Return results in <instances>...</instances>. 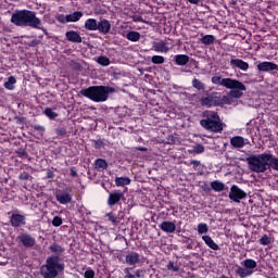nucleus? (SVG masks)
<instances>
[{
  "mask_svg": "<svg viewBox=\"0 0 278 278\" xmlns=\"http://www.w3.org/2000/svg\"><path fill=\"white\" fill-rule=\"evenodd\" d=\"M17 157H21L22 160H25L27 157H29V154L27 153V151L23 148H20L15 151Z\"/></svg>",
  "mask_w": 278,
  "mask_h": 278,
  "instance_id": "obj_41",
  "label": "nucleus"
},
{
  "mask_svg": "<svg viewBox=\"0 0 278 278\" xmlns=\"http://www.w3.org/2000/svg\"><path fill=\"white\" fill-rule=\"evenodd\" d=\"M49 251L53 254L46 258V263L41 265L39 273L42 278H58L60 275H64V270H66V264L62 258L66 249L58 243H52Z\"/></svg>",
  "mask_w": 278,
  "mask_h": 278,
  "instance_id": "obj_1",
  "label": "nucleus"
},
{
  "mask_svg": "<svg viewBox=\"0 0 278 278\" xmlns=\"http://www.w3.org/2000/svg\"><path fill=\"white\" fill-rule=\"evenodd\" d=\"M16 84V77H14V76H10L9 78H8V81H5L4 84H3V86H4V88L7 89V90H14V85Z\"/></svg>",
  "mask_w": 278,
  "mask_h": 278,
  "instance_id": "obj_34",
  "label": "nucleus"
},
{
  "mask_svg": "<svg viewBox=\"0 0 278 278\" xmlns=\"http://www.w3.org/2000/svg\"><path fill=\"white\" fill-rule=\"evenodd\" d=\"M17 240L25 247V249H33V247H36V238L27 232L21 233L17 237Z\"/></svg>",
  "mask_w": 278,
  "mask_h": 278,
  "instance_id": "obj_11",
  "label": "nucleus"
},
{
  "mask_svg": "<svg viewBox=\"0 0 278 278\" xmlns=\"http://www.w3.org/2000/svg\"><path fill=\"white\" fill-rule=\"evenodd\" d=\"M139 151H147V148H139Z\"/></svg>",
  "mask_w": 278,
  "mask_h": 278,
  "instance_id": "obj_60",
  "label": "nucleus"
},
{
  "mask_svg": "<svg viewBox=\"0 0 278 278\" xmlns=\"http://www.w3.org/2000/svg\"><path fill=\"white\" fill-rule=\"evenodd\" d=\"M85 278H94V269H87L85 271Z\"/></svg>",
  "mask_w": 278,
  "mask_h": 278,
  "instance_id": "obj_52",
  "label": "nucleus"
},
{
  "mask_svg": "<svg viewBox=\"0 0 278 278\" xmlns=\"http://www.w3.org/2000/svg\"><path fill=\"white\" fill-rule=\"evenodd\" d=\"M187 249H189V250L192 249V245H187Z\"/></svg>",
  "mask_w": 278,
  "mask_h": 278,
  "instance_id": "obj_61",
  "label": "nucleus"
},
{
  "mask_svg": "<svg viewBox=\"0 0 278 278\" xmlns=\"http://www.w3.org/2000/svg\"><path fill=\"white\" fill-rule=\"evenodd\" d=\"M229 199L230 201H233L235 203H240V201H242V199H247V192L242 189H240V187H238L237 185H233L230 188V192H229Z\"/></svg>",
  "mask_w": 278,
  "mask_h": 278,
  "instance_id": "obj_9",
  "label": "nucleus"
},
{
  "mask_svg": "<svg viewBox=\"0 0 278 278\" xmlns=\"http://www.w3.org/2000/svg\"><path fill=\"white\" fill-rule=\"evenodd\" d=\"M75 65H76V68H80V64L79 63H75Z\"/></svg>",
  "mask_w": 278,
  "mask_h": 278,
  "instance_id": "obj_59",
  "label": "nucleus"
},
{
  "mask_svg": "<svg viewBox=\"0 0 278 278\" xmlns=\"http://www.w3.org/2000/svg\"><path fill=\"white\" fill-rule=\"evenodd\" d=\"M126 38L130 42H138V40H140V33L136 30H130L126 34Z\"/></svg>",
  "mask_w": 278,
  "mask_h": 278,
  "instance_id": "obj_32",
  "label": "nucleus"
},
{
  "mask_svg": "<svg viewBox=\"0 0 278 278\" xmlns=\"http://www.w3.org/2000/svg\"><path fill=\"white\" fill-rule=\"evenodd\" d=\"M268 153L253 154L247 159L248 166L252 173H266L268 170Z\"/></svg>",
  "mask_w": 278,
  "mask_h": 278,
  "instance_id": "obj_6",
  "label": "nucleus"
},
{
  "mask_svg": "<svg viewBox=\"0 0 278 278\" xmlns=\"http://www.w3.org/2000/svg\"><path fill=\"white\" fill-rule=\"evenodd\" d=\"M56 21H59V23H66V16L60 15L59 17H56Z\"/></svg>",
  "mask_w": 278,
  "mask_h": 278,
  "instance_id": "obj_57",
  "label": "nucleus"
},
{
  "mask_svg": "<svg viewBox=\"0 0 278 278\" xmlns=\"http://www.w3.org/2000/svg\"><path fill=\"white\" fill-rule=\"evenodd\" d=\"M230 144L233 149H242L244 144V138L242 136H235L230 139Z\"/></svg>",
  "mask_w": 278,
  "mask_h": 278,
  "instance_id": "obj_20",
  "label": "nucleus"
},
{
  "mask_svg": "<svg viewBox=\"0 0 278 278\" xmlns=\"http://www.w3.org/2000/svg\"><path fill=\"white\" fill-rule=\"evenodd\" d=\"M98 26H99V21L94 18H88L85 21V29H87V31H97Z\"/></svg>",
  "mask_w": 278,
  "mask_h": 278,
  "instance_id": "obj_24",
  "label": "nucleus"
},
{
  "mask_svg": "<svg viewBox=\"0 0 278 278\" xmlns=\"http://www.w3.org/2000/svg\"><path fill=\"white\" fill-rule=\"evenodd\" d=\"M106 217L111 223H113V225H116L118 223V217H116V214H114L113 212L108 213Z\"/></svg>",
  "mask_w": 278,
  "mask_h": 278,
  "instance_id": "obj_45",
  "label": "nucleus"
},
{
  "mask_svg": "<svg viewBox=\"0 0 278 278\" xmlns=\"http://www.w3.org/2000/svg\"><path fill=\"white\" fill-rule=\"evenodd\" d=\"M11 23L16 27H31L33 29H40L47 34V28L42 25V22L36 16V12L29 10H20L12 14Z\"/></svg>",
  "mask_w": 278,
  "mask_h": 278,
  "instance_id": "obj_2",
  "label": "nucleus"
},
{
  "mask_svg": "<svg viewBox=\"0 0 278 278\" xmlns=\"http://www.w3.org/2000/svg\"><path fill=\"white\" fill-rule=\"evenodd\" d=\"M71 177H77V167H71Z\"/></svg>",
  "mask_w": 278,
  "mask_h": 278,
  "instance_id": "obj_56",
  "label": "nucleus"
},
{
  "mask_svg": "<svg viewBox=\"0 0 278 278\" xmlns=\"http://www.w3.org/2000/svg\"><path fill=\"white\" fill-rule=\"evenodd\" d=\"M236 275L240 278H247V277H251V275H253V270L248 269L247 267H237L236 269Z\"/></svg>",
  "mask_w": 278,
  "mask_h": 278,
  "instance_id": "obj_26",
  "label": "nucleus"
},
{
  "mask_svg": "<svg viewBox=\"0 0 278 278\" xmlns=\"http://www.w3.org/2000/svg\"><path fill=\"white\" fill-rule=\"evenodd\" d=\"M14 121H15V123H16L17 125H25L26 118L23 117V116H15V117H14Z\"/></svg>",
  "mask_w": 278,
  "mask_h": 278,
  "instance_id": "obj_50",
  "label": "nucleus"
},
{
  "mask_svg": "<svg viewBox=\"0 0 278 278\" xmlns=\"http://www.w3.org/2000/svg\"><path fill=\"white\" fill-rule=\"evenodd\" d=\"M211 188L215 192H223L225 190V184L220 180H214L211 182Z\"/></svg>",
  "mask_w": 278,
  "mask_h": 278,
  "instance_id": "obj_30",
  "label": "nucleus"
},
{
  "mask_svg": "<svg viewBox=\"0 0 278 278\" xmlns=\"http://www.w3.org/2000/svg\"><path fill=\"white\" fill-rule=\"evenodd\" d=\"M122 201H125V191L122 190H113L109 192L108 205L109 207H114V205H118Z\"/></svg>",
  "mask_w": 278,
  "mask_h": 278,
  "instance_id": "obj_7",
  "label": "nucleus"
},
{
  "mask_svg": "<svg viewBox=\"0 0 278 278\" xmlns=\"http://www.w3.org/2000/svg\"><path fill=\"white\" fill-rule=\"evenodd\" d=\"M216 40V37H214V35H205L202 37L201 42L202 45H214V41Z\"/></svg>",
  "mask_w": 278,
  "mask_h": 278,
  "instance_id": "obj_36",
  "label": "nucleus"
},
{
  "mask_svg": "<svg viewBox=\"0 0 278 278\" xmlns=\"http://www.w3.org/2000/svg\"><path fill=\"white\" fill-rule=\"evenodd\" d=\"M167 270H172V273H179V266L175 265V262H168Z\"/></svg>",
  "mask_w": 278,
  "mask_h": 278,
  "instance_id": "obj_44",
  "label": "nucleus"
},
{
  "mask_svg": "<svg viewBox=\"0 0 278 278\" xmlns=\"http://www.w3.org/2000/svg\"><path fill=\"white\" fill-rule=\"evenodd\" d=\"M131 270H134V267H126L125 269H124V273H125V278H140V277H142V269H137L136 271H135V275L134 274H131Z\"/></svg>",
  "mask_w": 278,
  "mask_h": 278,
  "instance_id": "obj_27",
  "label": "nucleus"
},
{
  "mask_svg": "<svg viewBox=\"0 0 278 278\" xmlns=\"http://www.w3.org/2000/svg\"><path fill=\"white\" fill-rule=\"evenodd\" d=\"M258 242L262 247H268V244H271L273 239L268 235H263Z\"/></svg>",
  "mask_w": 278,
  "mask_h": 278,
  "instance_id": "obj_37",
  "label": "nucleus"
},
{
  "mask_svg": "<svg viewBox=\"0 0 278 278\" xmlns=\"http://www.w3.org/2000/svg\"><path fill=\"white\" fill-rule=\"evenodd\" d=\"M210 231V228L207 227V224L201 223L198 225V233L200 236H203V233H207Z\"/></svg>",
  "mask_w": 278,
  "mask_h": 278,
  "instance_id": "obj_39",
  "label": "nucleus"
},
{
  "mask_svg": "<svg viewBox=\"0 0 278 278\" xmlns=\"http://www.w3.org/2000/svg\"><path fill=\"white\" fill-rule=\"evenodd\" d=\"M71 192H73V188L71 187L66 188L65 191L56 192L55 199L58 203L61 205H68V203L73 201V194Z\"/></svg>",
  "mask_w": 278,
  "mask_h": 278,
  "instance_id": "obj_8",
  "label": "nucleus"
},
{
  "mask_svg": "<svg viewBox=\"0 0 278 278\" xmlns=\"http://www.w3.org/2000/svg\"><path fill=\"white\" fill-rule=\"evenodd\" d=\"M97 62L100 64V66H110V58L106 55H100Z\"/></svg>",
  "mask_w": 278,
  "mask_h": 278,
  "instance_id": "obj_38",
  "label": "nucleus"
},
{
  "mask_svg": "<svg viewBox=\"0 0 278 278\" xmlns=\"http://www.w3.org/2000/svg\"><path fill=\"white\" fill-rule=\"evenodd\" d=\"M193 153L195 155H200V153H205V147L201 143L197 144L195 147H193Z\"/></svg>",
  "mask_w": 278,
  "mask_h": 278,
  "instance_id": "obj_43",
  "label": "nucleus"
},
{
  "mask_svg": "<svg viewBox=\"0 0 278 278\" xmlns=\"http://www.w3.org/2000/svg\"><path fill=\"white\" fill-rule=\"evenodd\" d=\"M192 5H199L201 3V0H187Z\"/></svg>",
  "mask_w": 278,
  "mask_h": 278,
  "instance_id": "obj_58",
  "label": "nucleus"
},
{
  "mask_svg": "<svg viewBox=\"0 0 278 278\" xmlns=\"http://www.w3.org/2000/svg\"><path fill=\"white\" fill-rule=\"evenodd\" d=\"M10 225L11 227H14V229H18V227H25V225H27V217L18 213H13L10 217Z\"/></svg>",
  "mask_w": 278,
  "mask_h": 278,
  "instance_id": "obj_10",
  "label": "nucleus"
},
{
  "mask_svg": "<svg viewBox=\"0 0 278 278\" xmlns=\"http://www.w3.org/2000/svg\"><path fill=\"white\" fill-rule=\"evenodd\" d=\"M65 38L68 42H74L76 45H79L83 42L81 35L77 33V30H68L65 33Z\"/></svg>",
  "mask_w": 278,
  "mask_h": 278,
  "instance_id": "obj_15",
  "label": "nucleus"
},
{
  "mask_svg": "<svg viewBox=\"0 0 278 278\" xmlns=\"http://www.w3.org/2000/svg\"><path fill=\"white\" fill-rule=\"evenodd\" d=\"M43 114L50 118V121H55L58 117V113L55 111H53V109L51 108H46L43 111Z\"/></svg>",
  "mask_w": 278,
  "mask_h": 278,
  "instance_id": "obj_35",
  "label": "nucleus"
},
{
  "mask_svg": "<svg viewBox=\"0 0 278 278\" xmlns=\"http://www.w3.org/2000/svg\"><path fill=\"white\" fill-rule=\"evenodd\" d=\"M243 266L248 270H254V268H257V262L253 258H247L243 261Z\"/></svg>",
  "mask_w": 278,
  "mask_h": 278,
  "instance_id": "obj_33",
  "label": "nucleus"
},
{
  "mask_svg": "<svg viewBox=\"0 0 278 278\" xmlns=\"http://www.w3.org/2000/svg\"><path fill=\"white\" fill-rule=\"evenodd\" d=\"M192 88H195V90H198V92H204L205 90V84L203 81H201V79L199 78H193L191 81Z\"/></svg>",
  "mask_w": 278,
  "mask_h": 278,
  "instance_id": "obj_28",
  "label": "nucleus"
},
{
  "mask_svg": "<svg viewBox=\"0 0 278 278\" xmlns=\"http://www.w3.org/2000/svg\"><path fill=\"white\" fill-rule=\"evenodd\" d=\"M154 51H156V53H168V48L164 41H160L154 43Z\"/></svg>",
  "mask_w": 278,
  "mask_h": 278,
  "instance_id": "obj_31",
  "label": "nucleus"
},
{
  "mask_svg": "<svg viewBox=\"0 0 278 278\" xmlns=\"http://www.w3.org/2000/svg\"><path fill=\"white\" fill-rule=\"evenodd\" d=\"M93 147L96 149H101L105 147V141L103 139L93 140Z\"/></svg>",
  "mask_w": 278,
  "mask_h": 278,
  "instance_id": "obj_47",
  "label": "nucleus"
},
{
  "mask_svg": "<svg viewBox=\"0 0 278 278\" xmlns=\"http://www.w3.org/2000/svg\"><path fill=\"white\" fill-rule=\"evenodd\" d=\"M201 105H203V108H216V105H220L218 96H207L201 98Z\"/></svg>",
  "mask_w": 278,
  "mask_h": 278,
  "instance_id": "obj_13",
  "label": "nucleus"
},
{
  "mask_svg": "<svg viewBox=\"0 0 278 278\" xmlns=\"http://www.w3.org/2000/svg\"><path fill=\"white\" fill-rule=\"evenodd\" d=\"M63 219L60 216H54L52 219L53 227H62Z\"/></svg>",
  "mask_w": 278,
  "mask_h": 278,
  "instance_id": "obj_46",
  "label": "nucleus"
},
{
  "mask_svg": "<svg viewBox=\"0 0 278 278\" xmlns=\"http://www.w3.org/2000/svg\"><path fill=\"white\" fill-rule=\"evenodd\" d=\"M211 81L215 86H223V88L230 90L228 97H233L235 99H240V97H243L244 92H247V86L238 79L213 76Z\"/></svg>",
  "mask_w": 278,
  "mask_h": 278,
  "instance_id": "obj_3",
  "label": "nucleus"
},
{
  "mask_svg": "<svg viewBox=\"0 0 278 278\" xmlns=\"http://www.w3.org/2000/svg\"><path fill=\"white\" fill-rule=\"evenodd\" d=\"M230 66L232 68H240V71H249V63L241 59H231Z\"/></svg>",
  "mask_w": 278,
  "mask_h": 278,
  "instance_id": "obj_16",
  "label": "nucleus"
},
{
  "mask_svg": "<svg viewBox=\"0 0 278 278\" xmlns=\"http://www.w3.org/2000/svg\"><path fill=\"white\" fill-rule=\"evenodd\" d=\"M256 67L257 71H260L261 73H270L273 71H278V65L269 61H263L258 63Z\"/></svg>",
  "mask_w": 278,
  "mask_h": 278,
  "instance_id": "obj_12",
  "label": "nucleus"
},
{
  "mask_svg": "<svg viewBox=\"0 0 278 278\" xmlns=\"http://www.w3.org/2000/svg\"><path fill=\"white\" fill-rule=\"evenodd\" d=\"M202 240L206 244V247H208V249H212V251H218L220 249V247L216 244L214 239H212V237L207 235L202 236Z\"/></svg>",
  "mask_w": 278,
  "mask_h": 278,
  "instance_id": "obj_23",
  "label": "nucleus"
},
{
  "mask_svg": "<svg viewBox=\"0 0 278 278\" xmlns=\"http://www.w3.org/2000/svg\"><path fill=\"white\" fill-rule=\"evenodd\" d=\"M162 231H165V233H175L177 230V225L173 222H162V224L159 226Z\"/></svg>",
  "mask_w": 278,
  "mask_h": 278,
  "instance_id": "obj_17",
  "label": "nucleus"
},
{
  "mask_svg": "<svg viewBox=\"0 0 278 278\" xmlns=\"http://www.w3.org/2000/svg\"><path fill=\"white\" fill-rule=\"evenodd\" d=\"M218 101H219V105H225V104L229 103V97H227V96H223L222 98L218 97Z\"/></svg>",
  "mask_w": 278,
  "mask_h": 278,
  "instance_id": "obj_49",
  "label": "nucleus"
},
{
  "mask_svg": "<svg viewBox=\"0 0 278 278\" xmlns=\"http://www.w3.org/2000/svg\"><path fill=\"white\" fill-rule=\"evenodd\" d=\"M268 164V170L269 168H273L274 170H278V157L273 155L271 153H267V156H265Z\"/></svg>",
  "mask_w": 278,
  "mask_h": 278,
  "instance_id": "obj_22",
  "label": "nucleus"
},
{
  "mask_svg": "<svg viewBox=\"0 0 278 278\" xmlns=\"http://www.w3.org/2000/svg\"><path fill=\"white\" fill-rule=\"evenodd\" d=\"M114 92V88L110 86H91L80 90V94L90 99L94 103H103L110 99V93Z\"/></svg>",
  "mask_w": 278,
  "mask_h": 278,
  "instance_id": "obj_5",
  "label": "nucleus"
},
{
  "mask_svg": "<svg viewBox=\"0 0 278 278\" xmlns=\"http://www.w3.org/2000/svg\"><path fill=\"white\" fill-rule=\"evenodd\" d=\"M38 45H40V40L38 39H34L28 43L29 47H38Z\"/></svg>",
  "mask_w": 278,
  "mask_h": 278,
  "instance_id": "obj_55",
  "label": "nucleus"
},
{
  "mask_svg": "<svg viewBox=\"0 0 278 278\" xmlns=\"http://www.w3.org/2000/svg\"><path fill=\"white\" fill-rule=\"evenodd\" d=\"M56 135L58 136H66V128H58Z\"/></svg>",
  "mask_w": 278,
  "mask_h": 278,
  "instance_id": "obj_53",
  "label": "nucleus"
},
{
  "mask_svg": "<svg viewBox=\"0 0 278 278\" xmlns=\"http://www.w3.org/2000/svg\"><path fill=\"white\" fill-rule=\"evenodd\" d=\"M18 179L21 181H29V180L34 179V177H31V175H29V173H27V172H22L18 176Z\"/></svg>",
  "mask_w": 278,
  "mask_h": 278,
  "instance_id": "obj_42",
  "label": "nucleus"
},
{
  "mask_svg": "<svg viewBox=\"0 0 278 278\" xmlns=\"http://www.w3.org/2000/svg\"><path fill=\"white\" fill-rule=\"evenodd\" d=\"M33 129L35 131H39V134H45V126H41V125H34L33 126Z\"/></svg>",
  "mask_w": 278,
  "mask_h": 278,
  "instance_id": "obj_51",
  "label": "nucleus"
},
{
  "mask_svg": "<svg viewBox=\"0 0 278 278\" xmlns=\"http://www.w3.org/2000/svg\"><path fill=\"white\" fill-rule=\"evenodd\" d=\"M188 165L193 166V169L197 170V168H199V166H201V161L191 160Z\"/></svg>",
  "mask_w": 278,
  "mask_h": 278,
  "instance_id": "obj_48",
  "label": "nucleus"
},
{
  "mask_svg": "<svg viewBox=\"0 0 278 278\" xmlns=\"http://www.w3.org/2000/svg\"><path fill=\"white\" fill-rule=\"evenodd\" d=\"M53 177H55V174L53 173V170L49 169L47 172L46 179H53Z\"/></svg>",
  "mask_w": 278,
  "mask_h": 278,
  "instance_id": "obj_54",
  "label": "nucleus"
},
{
  "mask_svg": "<svg viewBox=\"0 0 278 278\" xmlns=\"http://www.w3.org/2000/svg\"><path fill=\"white\" fill-rule=\"evenodd\" d=\"M112 29V24L110 21L102 18L98 22V29L99 34H102L103 36L110 34V30Z\"/></svg>",
  "mask_w": 278,
  "mask_h": 278,
  "instance_id": "obj_14",
  "label": "nucleus"
},
{
  "mask_svg": "<svg viewBox=\"0 0 278 278\" xmlns=\"http://www.w3.org/2000/svg\"><path fill=\"white\" fill-rule=\"evenodd\" d=\"M151 62L152 64H164V62H166V59H164V56L162 55H153L151 58Z\"/></svg>",
  "mask_w": 278,
  "mask_h": 278,
  "instance_id": "obj_40",
  "label": "nucleus"
},
{
  "mask_svg": "<svg viewBox=\"0 0 278 278\" xmlns=\"http://www.w3.org/2000/svg\"><path fill=\"white\" fill-rule=\"evenodd\" d=\"M81 16H84V12L76 11L74 13L65 15L66 23H77V21L81 20Z\"/></svg>",
  "mask_w": 278,
  "mask_h": 278,
  "instance_id": "obj_21",
  "label": "nucleus"
},
{
  "mask_svg": "<svg viewBox=\"0 0 278 278\" xmlns=\"http://www.w3.org/2000/svg\"><path fill=\"white\" fill-rule=\"evenodd\" d=\"M201 127L212 134H223L224 124L220 115L216 111H204L202 119L200 121Z\"/></svg>",
  "mask_w": 278,
  "mask_h": 278,
  "instance_id": "obj_4",
  "label": "nucleus"
},
{
  "mask_svg": "<svg viewBox=\"0 0 278 278\" xmlns=\"http://www.w3.org/2000/svg\"><path fill=\"white\" fill-rule=\"evenodd\" d=\"M108 161L105 159H97L94 161V168L98 173H103V170H108Z\"/></svg>",
  "mask_w": 278,
  "mask_h": 278,
  "instance_id": "obj_25",
  "label": "nucleus"
},
{
  "mask_svg": "<svg viewBox=\"0 0 278 278\" xmlns=\"http://www.w3.org/2000/svg\"><path fill=\"white\" fill-rule=\"evenodd\" d=\"M174 62L176 66H186L190 62V56L187 54H176Z\"/></svg>",
  "mask_w": 278,
  "mask_h": 278,
  "instance_id": "obj_18",
  "label": "nucleus"
},
{
  "mask_svg": "<svg viewBox=\"0 0 278 278\" xmlns=\"http://www.w3.org/2000/svg\"><path fill=\"white\" fill-rule=\"evenodd\" d=\"M129 184H131V179H129V177H116L115 178V186H117V188H121L123 186H129Z\"/></svg>",
  "mask_w": 278,
  "mask_h": 278,
  "instance_id": "obj_29",
  "label": "nucleus"
},
{
  "mask_svg": "<svg viewBox=\"0 0 278 278\" xmlns=\"http://www.w3.org/2000/svg\"><path fill=\"white\" fill-rule=\"evenodd\" d=\"M138 21H142V17H139Z\"/></svg>",
  "mask_w": 278,
  "mask_h": 278,
  "instance_id": "obj_62",
  "label": "nucleus"
},
{
  "mask_svg": "<svg viewBox=\"0 0 278 278\" xmlns=\"http://www.w3.org/2000/svg\"><path fill=\"white\" fill-rule=\"evenodd\" d=\"M140 262V254L138 252H131L126 255V264L128 266H136Z\"/></svg>",
  "mask_w": 278,
  "mask_h": 278,
  "instance_id": "obj_19",
  "label": "nucleus"
}]
</instances>
